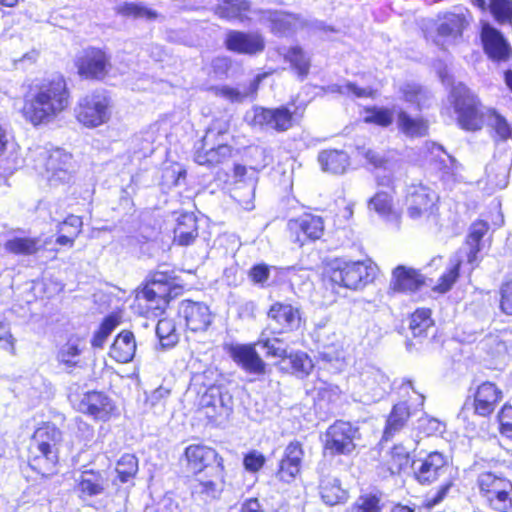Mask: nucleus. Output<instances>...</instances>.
<instances>
[{"instance_id":"29","label":"nucleus","mask_w":512,"mask_h":512,"mask_svg":"<svg viewBox=\"0 0 512 512\" xmlns=\"http://www.w3.org/2000/svg\"><path fill=\"white\" fill-rule=\"evenodd\" d=\"M173 240L180 246L192 244L198 237L197 218L192 212L181 213L176 219Z\"/></svg>"},{"instance_id":"50","label":"nucleus","mask_w":512,"mask_h":512,"mask_svg":"<svg viewBox=\"0 0 512 512\" xmlns=\"http://www.w3.org/2000/svg\"><path fill=\"white\" fill-rule=\"evenodd\" d=\"M285 59L288 60L294 69L297 70L301 77H305L309 72V59L299 47H293L285 54Z\"/></svg>"},{"instance_id":"37","label":"nucleus","mask_w":512,"mask_h":512,"mask_svg":"<svg viewBox=\"0 0 512 512\" xmlns=\"http://www.w3.org/2000/svg\"><path fill=\"white\" fill-rule=\"evenodd\" d=\"M171 297L165 286L156 287L149 282L137 294V300L145 301L148 309H163Z\"/></svg>"},{"instance_id":"52","label":"nucleus","mask_w":512,"mask_h":512,"mask_svg":"<svg viewBox=\"0 0 512 512\" xmlns=\"http://www.w3.org/2000/svg\"><path fill=\"white\" fill-rule=\"evenodd\" d=\"M118 324L119 322L114 316L106 317L92 338V346L95 348H102L107 338Z\"/></svg>"},{"instance_id":"54","label":"nucleus","mask_w":512,"mask_h":512,"mask_svg":"<svg viewBox=\"0 0 512 512\" xmlns=\"http://www.w3.org/2000/svg\"><path fill=\"white\" fill-rule=\"evenodd\" d=\"M489 8L497 22L505 24L511 21L512 3L509 0H491Z\"/></svg>"},{"instance_id":"13","label":"nucleus","mask_w":512,"mask_h":512,"mask_svg":"<svg viewBox=\"0 0 512 512\" xmlns=\"http://www.w3.org/2000/svg\"><path fill=\"white\" fill-rule=\"evenodd\" d=\"M251 123L277 132H285L293 126V113L285 106L269 109L255 107L252 110Z\"/></svg>"},{"instance_id":"63","label":"nucleus","mask_w":512,"mask_h":512,"mask_svg":"<svg viewBox=\"0 0 512 512\" xmlns=\"http://www.w3.org/2000/svg\"><path fill=\"white\" fill-rule=\"evenodd\" d=\"M392 114L387 109H373L367 112L365 122L375 123L380 126H388L392 123Z\"/></svg>"},{"instance_id":"1","label":"nucleus","mask_w":512,"mask_h":512,"mask_svg":"<svg viewBox=\"0 0 512 512\" xmlns=\"http://www.w3.org/2000/svg\"><path fill=\"white\" fill-rule=\"evenodd\" d=\"M70 105V92L62 76L44 80L26 97L23 115L33 125L53 121Z\"/></svg>"},{"instance_id":"11","label":"nucleus","mask_w":512,"mask_h":512,"mask_svg":"<svg viewBox=\"0 0 512 512\" xmlns=\"http://www.w3.org/2000/svg\"><path fill=\"white\" fill-rule=\"evenodd\" d=\"M454 474V468L448 458L437 451L429 453L415 468V477L423 485H430Z\"/></svg>"},{"instance_id":"24","label":"nucleus","mask_w":512,"mask_h":512,"mask_svg":"<svg viewBox=\"0 0 512 512\" xmlns=\"http://www.w3.org/2000/svg\"><path fill=\"white\" fill-rule=\"evenodd\" d=\"M303 456L304 452L300 442L289 443L279 463L277 478L286 483L292 482L301 470Z\"/></svg>"},{"instance_id":"46","label":"nucleus","mask_w":512,"mask_h":512,"mask_svg":"<svg viewBox=\"0 0 512 512\" xmlns=\"http://www.w3.org/2000/svg\"><path fill=\"white\" fill-rule=\"evenodd\" d=\"M82 348L79 341L69 340L58 352V361L68 368L78 365Z\"/></svg>"},{"instance_id":"30","label":"nucleus","mask_w":512,"mask_h":512,"mask_svg":"<svg viewBox=\"0 0 512 512\" xmlns=\"http://www.w3.org/2000/svg\"><path fill=\"white\" fill-rule=\"evenodd\" d=\"M268 317L276 322L281 331H289L297 328L301 319L298 308L280 302L274 303L270 307Z\"/></svg>"},{"instance_id":"43","label":"nucleus","mask_w":512,"mask_h":512,"mask_svg":"<svg viewBox=\"0 0 512 512\" xmlns=\"http://www.w3.org/2000/svg\"><path fill=\"white\" fill-rule=\"evenodd\" d=\"M432 325L431 311L422 308L412 314L409 327L414 337H422Z\"/></svg>"},{"instance_id":"21","label":"nucleus","mask_w":512,"mask_h":512,"mask_svg":"<svg viewBox=\"0 0 512 512\" xmlns=\"http://www.w3.org/2000/svg\"><path fill=\"white\" fill-rule=\"evenodd\" d=\"M200 405L209 418L227 417L233 410V398L229 392H222L219 387L212 386L202 395Z\"/></svg>"},{"instance_id":"25","label":"nucleus","mask_w":512,"mask_h":512,"mask_svg":"<svg viewBox=\"0 0 512 512\" xmlns=\"http://www.w3.org/2000/svg\"><path fill=\"white\" fill-rule=\"evenodd\" d=\"M262 19L269 22L272 33L280 36L293 34L306 25V21L299 15L283 11H266Z\"/></svg>"},{"instance_id":"35","label":"nucleus","mask_w":512,"mask_h":512,"mask_svg":"<svg viewBox=\"0 0 512 512\" xmlns=\"http://www.w3.org/2000/svg\"><path fill=\"white\" fill-rule=\"evenodd\" d=\"M218 4L214 8V13L225 20H239L243 22L244 13L250 8L248 0H216Z\"/></svg>"},{"instance_id":"20","label":"nucleus","mask_w":512,"mask_h":512,"mask_svg":"<svg viewBox=\"0 0 512 512\" xmlns=\"http://www.w3.org/2000/svg\"><path fill=\"white\" fill-rule=\"evenodd\" d=\"M179 314L185 319L187 328L192 332L205 331L212 323L209 307L201 302L182 301Z\"/></svg>"},{"instance_id":"34","label":"nucleus","mask_w":512,"mask_h":512,"mask_svg":"<svg viewBox=\"0 0 512 512\" xmlns=\"http://www.w3.org/2000/svg\"><path fill=\"white\" fill-rule=\"evenodd\" d=\"M319 489L322 500L329 506L340 504L348 497L347 491L341 487L340 480L336 477H323Z\"/></svg>"},{"instance_id":"12","label":"nucleus","mask_w":512,"mask_h":512,"mask_svg":"<svg viewBox=\"0 0 512 512\" xmlns=\"http://www.w3.org/2000/svg\"><path fill=\"white\" fill-rule=\"evenodd\" d=\"M111 57L99 48H89L76 60L78 74L86 79L102 80L108 74Z\"/></svg>"},{"instance_id":"62","label":"nucleus","mask_w":512,"mask_h":512,"mask_svg":"<svg viewBox=\"0 0 512 512\" xmlns=\"http://www.w3.org/2000/svg\"><path fill=\"white\" fill-rule=\"evenodd\" d=\"M266 458L264 455L256 450L246 454L243 459V465L249 472H258L265 464Z\"/></svg>"},{"instance_id":"32","label":"nucleus","mask_w":512,"mask_h":512,"mask_svg":"<svg viewBox=\"0 0 512 512\" xmlns=\"http://www.w3.org/2000/svg\"><path fill=\"white\" fill-rule=\"evenodd\" d=\"M423 284V277L414 269L398 266L393 271L391 286L395 291H414Z\"/></svg>"},{"instance_id":"41","label":"nucleus","mask_w":512,"mask_h":512,"mask_svg":"<svg viewBox=\"0 0 512 512\" xmlns=\"http://www.w3.org/2000/svg\"><path fill=\"white\" fill-rule=\"evenodd\" d=\"M425 147L431 154V160L436 158L440 159V163L443 164V177H446L447 180L450 177L456 179L461 165L452 156L446 154L442 146L436 143H426Z\"/></svg>"},{"instance_id":"64","label":"nucleus","mask_w":512,"mask_h":512,"mask_svg":"<svg viewBox=\"0 0 512 512\" xmlns=\"http://www.w3.org/2000/svg\"><path fill=\"white\" fill-rule=\"evenodd\" d=\"M498 420L500 432L508 438H512V406H503L498 415Z\"/></svg>"},{"instance_id":"38","label":"nucleus","mask_w":512,"mask_h":512,"mask_svg":"<svg viewBox=\"0 0 512 512\" xmlns=\"http://www.w3.org/2000/svg\"><path fill=\"white\" fill-rule=\"evenodd\" d=\"M488 228V223L482 220L475 221L470 226L466 239V246L469 249L467 252V261L472 266H474L477 262V254L481 249L480 243L483 236L487 233Z\"/></svg>"},{"instance_id":"59","label":"nucleus","mask_w":512,"mask_h":512,"mask_svg":"<svg viewBox=\"0 0 512 512\" xmlns=\"http://www.w3.org/2000/svg\"><path fill=\"white\" fill-rule=\"evenodd\" d=\"M380 499L376 495H363L352 507V512H380Z\"/></svg>"},{"instance_id":"27","label":"nucleus","mask_w":512,"mask_h":512,"mask_svg":"<svg viewBox=\"0 0 512 512\" xmlns=\"http://www.w3.org/2000/svg\"><path fill=\"white\" fill-rule=\"evenodd\" d=\"M108 485L106 474L102 471L85 470L77 478V489L83 500L102 495Z\"/></svg>"},{"instance_id":"49","label":"nucleus","mask_w":512,"mask_h":512,"mask_svg":"<svg viewBox=\"0 0 512 512\" xmlns=\"http://www.w3.org/2000/svg\"><path fill=\"white\" fill-rule=\"evenodd\" d=\"M117 12L123 16L134 18L155 19L157 13L142 3H124L119 6Z\"/></svg>"},{"instance_id":"39","label":"nucleus","mask_w":512,"mask_h":512,"mask_svg":"<svg viewBox=\"0 0 512 512\" xmlns=\"http://www.w3.org/2000/svg\"><path fill=\"white\" fill-rule=\"evenodd\" d=\"M369 208L373 209L387 221L398 224L400 214L394 209L392 196L388 192H377L375 196L370 199Z\"/></svg>"},{"instance_id":"9","label":"nucleus","mask_w":512,"mask_h":512,"mask_svg":"<svg viewBox=\"0 0 512 512\" xmlns=\"http://www.w3.org/2000/svg\"><path fill=\"white\" fill-rule=\"evenodd\" d=\"M37 168L44 170L51 183L66 182L70 179V154L56 148L41 149L38 153Z\"/></svg>"},{"instance_id":"42","label":"nucleus","mask_w":512,"mask_h":512,"mask_svg":"<svg viewBox=\"0 0 512 512\" xmlns=\"http://www.w3.org/2000/svg\"><path fill=\"white\" fill-rule=\"evenodd\" d=\"M398 126L404 134L410 137L424 136L428 130V125L424 120L411 118L404 111L398 115Z\"/></svg>"},{"instance_id":"53","label":"nucleus","mask_w":512,"mask_h":512,"mask_svg":"<svg viewBox=\"0 0 512 512\" xmlns=\"http://www.w3.org/2000/svg\"><path fill=\"white\" fill-rule=\"evenodd\" d=\"M82 218L73 214L68 215L63 221H58L56 225L57 233H65L73 238H77L82 232Z\"/></svg>"},{"instance_id":"31","label":"nucleus","mask_w":512,"mask_h":512,"mask_svg":"<svg viewBox=\"0 0 512 512\" xmlns=\"http://www.w3.org/2000/svg\"><path fill=\"white\" fill-rule=\"evenodd\" d=\"M136 352V342L132 332L122 331L110 347L109 355L119 363L130 362Z\"/></svg>"},{"instance_id":"33","label":"nucleus","mask_w":512,"mask_h":512,"mask_svg":"<svg viewBox=\"0 0 512 512\" xmlns=\"http://www.w3.org/2000/svg\"><path fill=\"white\" fill-rule=\"evenodd\" d=\"M247 173H248V170H247V168L245 166L240 165V164L235 165V167H234V177L236 178V181L238 183H241V182L246 183L247 190H248V199H242L241 192H240V187H236L234 189L233 197L237 201H239V203L245 209L249 210V209L253 208L252 199H253L254 193H255V185H256V182H257V177H256V171L254 169H252L251 174L246 179Z\"/></svg>"},{"instance_id":"48","label":"nucleus","mask_w":512,"mask_h":512,"mask_svg":"<svg viewBox=\"0 0 512 512\" xmlns=\"http://www.w3.org/2000/svg\"><path fill=\"white\" fill-rule=\"evenodd\" d=\"M156 334L164 346H172L178 341L176 325L172 319H160L156 326Z\"/></svg>"},{"instance_id":"61","label":"nucleus","mask_w":512,"mask_h":512,"mask_svg":"<svg viewBox=\"0 0 512 512\" xmlns=\"http://www.w3.org/2000/svg\"><path fill=\"white\" fill-rule=\"evenodd\" d=\"M215 94L232 103H240L248 96L247 91H241L238 88L230 87L227 85L216 87Z\"/></svg>"},{"instance_id":"16","label":"nucleus","mask_w":512,"mask_h":512,"mask_svg":"<svg viewBox=\"0 0 512 512\" xmlns=\"http://www.w3.org/2000/svg\"><path fill=\"white\" fill-rule=\"evenodd\" d=\"M288 228L294 236V241L303 245L307 240H317L324 232L322 217L313 214H304L288 222Z\"/></svg>"},{"instance_id":"47","label":"nucleus","mask_w":512,"mask_h":512,"mask_svg":"<svg viewBox=\"0 0 512 512\" xmlns=\"http://www.w3.org/2000/svg\"><path fill=\"white\" fill-rule=\"evenodd\" d=\"M409 462V450L402 445H396L390 452V458L387 465L391 474H398L404 468L408 467Z\"/></svg>"},{"instance_id":"14","label":"nucleus","mask_w":512,"mask_h":512,"mask_svg":"<svg viewBox=\"0 0 512 512\" xmlns=\"http://www.w3.org/2000/svg\"><path fill=\"white\" fill-rule=\"evenodd\" d=\"M359 393L364 402H376L382 399L390 388L388 377L375 367H367L360 373Z\"/></svg>"},{"instance_id":"45","label":"nucleus","mask_w":512,"mask_h":512,"mask_svg":"<svg viewBox=\"0 0 512 512\" xmlns=\"http://www.w3.org/2000/svg\"><path fill=\"white\" fill-rule=\"evenodd\" d=\"M116 473L122 483L133 479L138 472V459L132 454H124L116 464Z\"/></svg>"},{"instance_id":"3","label":"nucleus","mask_w":512,"mask_h":512,"mask_svg":"<svg viewBox=\"0 0 512 512\" xmlns=\"http://www.w3.org/2000/svg\"><path fill=\"white\" fill-rule=\"evenodd\" d=\"M503 399V392L495 383L485 381L479 384L473 392V401L467 398L464 402L458 419L467 424L468 430H475V423L471 417H487L494 412Z\"/></svg>"},{"instance_id":"23","label":"nucleus","mask_w":512,"mask_h":512,"mask_svg":"<svg viewBox=\"0 0 512 512\" xmlns=\"http://www.w3.org/2000/svg\"><path fill=\"white\" fill-rule=\"evenodd\" d=\"M49 243L48 238L44 239L41 236L14 235L5 241L4 249L15 256L31 257L44 251Z\"/></svg>"},{"instance_id":"2","label":"nucleus","mask_w":512,"mask_h":512,"mask_svg":"<svg viewBox=\"0 0 512 512\" xmlns=\"http://www.w3.org/2000/svg\"><path fill=\"white\" fill-rule=\"evenodd\" d=\"M376 272L377 267L371 260L335 259L329 265L328 275L333 283L356 290L372 282Z\"/></svg>"},{"instance_id":"7","label":"nucleus","mask_w":512,"mask_h":512,"mask_svg":"<svg viewBox=\"0 0 512 512\" xmlns=\"http://www.w3.org/2000/svg\"><path fill=\"white\" fill-rule=\"evenodd\" d=\"M478 485L492 508L512 512V484L509 480L484 472L478 477Z\"/></svg>"},{"instance_id":"57","label":"nucleus","mask_w":512,"mask_h":512,"mask_svg":"<svg viewBox=\"0 0 512 512\" xmlns=\"http://www.w3.org/2000/svg\"><path fill=\"white\" fill-rule=\"evenodd\" d=\"M270 272V266L265 263H260L250 268L248 276L253 284L263 288L269 286L268 280L270 278Z\"/></svg>"},{"instance_id":"18","label":"nucleus","mask_w":512,"mask_h":512,"mask_svg":"<svg viewBox=\"0 0 512 512\" xmlns=\"http://www.w3.org/2000/svg\"><path fill=\"white\" fill-rule=\"evenodd\" d=\"M225 45L230 51L239 54L255 55L264 50L265 41L259 33L230 30L226 34Z\"/></svg>"},{"instance_id":"6","label":"nucleus","mask_w":512,"mask_h":512,"mask_svg":"<svg viewBox=\"0 0 512 512\" xmlns=\"http://www.w3.org/2000/svg\"><path fill=\"white\" fill-rule=\"evenodd\" d=\"M450 101L458 115V123L463 129L470 131L481 129L483 114L478 109V101L464 84L453 85Z\"/></svg>"},{"instance_id":"8","label":"nucleus","mask_w":512,"mask_h":512,"mask_svg":"<svg viewBox=\"0 0 512 512\" xmlns=\"http://www.w3.org/2000/svg\"><path fill=\"white\" fill-rule=\"evenodd\" d=\"M358 438L357 427L349 422L338 420L329 426L324 434V451L331 456L350 455L356 448L355 440Z\"/></svg>"},{"instance_id":"19","label":"nucleus","mask_w":512,"mask_h":512,"mask_svg":"<svg viewBox=\"0 0 512 512\" xmlns=\"http://www.w3.org/2000/svg\"><path fill=\"white\" fill-rule=\"evenodd\" d=\"M79 410L96 420L107 421L112 416L115 405L106 394L91 391L83 395L79 402Z\"/></svg>"},{"instance_id":"60","label":"nucleus","mask_w":512,"mask_h":512,"mask_svg":"<svg viewBox=\"0 0 512 512\" xmlns=\"http://www.w3.org/2000/svg\"><path fill=\"white\" fill-rule=\"evenodd\" d=\"M454 480H455L454 474L441 479L440 480L441 484H440L439 488L434 493H431L429 495L428 505L436 506L440 502H442L445 499V497L447 496L451 487L453 486Z\"/></svg>"},{"instance_id":"40","label":"nucleus","mask_w":512,"mask_h":512,"mask_svg":"<svg viewBox=\"0 0 512 512\" xmlns=\"http://www.w3.org/2000/svg\"><path fill=\"white\" fill-rule=\"evenodd\" d=\"M412 415L407 402L394 405L386 422L383 438L389 440L396 432L401 430L408 418Z\"/></svg>"},{"instance_id":"22","label":"nucleus","mask_w":512,"mask_h":512,"mask_svg":"<svg viewBox=\"0 0 512 512\" xmlns=\"http://www.w3.org/2000/svg\"><path fill=\"white\" fill-rule=\"evenodd\" d=\"M469 24L464 13H448L437 26L434 39L436 45L445 47L462 35L464 28Z\"/></svg>"},{"instance_id":"15","label":"nucleus","mask_w":512,"mask_h":512,"mask_svg":"<svg viewBox=\"0 0 512 512\" xmlns=\"http://www.w3.org/2000/svg\"><path fill=\"white\" fill-rule=\"evenodd\" d=\"M184 455L188 468L194 473L202 472L213 463H216L215 469L220 475L223 472V459L213 448L202 444H192L186 447Z\"/></svg>"},{"instance_id":"5","label":"nucleus","mask_w":512,"mask_h":512,"mask_svg":"<svg viewBox=\"0 0 512 512\" xmlns=\"http://www.w3.org/2000/svg\"><path fill=\"white\" fill-rule=\"evenodd\" d=\"M79 123L87 128H96L107 123L111 117V99L105 91H93L81 97L75 107Z\"/></svg>"},{"instance_id":"26","label":"nucleus","mask_w":512,"mask_h":512,"mask_svg":"<svg viewBox=\"0 0 512 512\" xmlns=\"http://www.w3.org/2000/svg\"><path fill=\"white\" fill-rule=\"evenodd\" d=\"M228 353L244 370L253 374L265 372V363L255 350V344H232L228 347Z\"/></svg>"},{"instance_id":"10","label":"nucleus","mask_w":512,"mask_h":512,"mask_svg":"<svg viewBox=\"0 0 512 512\" xmlns=\"http://www.w3.org/2000/svg\"><path fill=\"white\" fill-rule=\"evenodd\" d=\"M438 198L432 188L422 183L409 185L406 192L408 216L415 220L433 214Z\"/></svg>"},{"instance_id":"55","label":"nucleus","mask_w":512,"mask_h":512,"mask_svg":"<svg viewBox=\"0 0 512 512\" xmlns=\"http://www.w3.org/2000/svg\"><path fill=\"white\" fill-rule=\"evenodd\" d=\"M255 345L261 346L263 349H265L267 356L277 358L287 357L286 347L284 346L283 342L278 338H264V335L262 334Z\"/></svg>"},{"instance_id":"58","label":"nucleus","mask_w":512,"mask_h":512,"mask_svg":"<svg viewBox=\"0 0 512 512\" xmlns=\"http://www.w3.org/2000/svg\"><path fill=\"white\" fill-rule=\"evenodd\" d=\"M488 124L495 130L497 135L505 140L510 137L511 129L507 121L495 111H488Z\"/></svg>"},{"instance_id":"56","label":"nucleus","mask_w":512,"mask_h":512,"mask_svg":"<svg viewBox=\"0 0 512 512\" xmlns=\"http://www.w3.org/2000/svg\"><path fill=\"white\" fill-rule=\"evenodd\" d=\"M500 307L505 314L512 315V270L507 273L501 286Z\"/></svg>"},{"instance_id":"51","label":"nucleus","mask_w":512,"mask_h":512,"mask_svg":"<svg viewBox=\"0 0 512 512\" xmlns=\"http://www.w3.org/2000/svg\"><path fill=\"white\" fill-rule=\"evenodd\" d=\"M293 373L298 376H306L313 368V362L304 352H296L287 356Z\"/></svg>"},{"instance_id":"17","label":"nucleus","mask_w":512,"mask_h":512,"mask_svg":"<svg viewBox=\"0 0 512 512\" xmlns=\"http://www.w3.org/2000/svg\"><path fill=\"white\" fill-rule=\"evenodd\" d=\"M60 439L61 432L54 425L38 428L33 435V445L39 452L37 458L42 457L48 464L55 465L58 459L55 446Z\"/></svg>"},{"instance_id":"36","label":"nucleus","mask_w":512,"mask_h":512,"mask_svg":"<svg viewBox=\"0 0 512 512\" xmlns=\"http://www.w3.org/2000/svg\"><path fill=\"white\" fill-rule=\"evenodd\" d=\"M318 161L324 171L333 174L344 173L350 165L348 154L339 150L322 151L318 156Z\"/></svg>"},{"instance_id":"44","label":"nucleus","mask_w":512,"mask_h":512,"mask_svg":"<svg viewBox=\"0 0 512 512\" xmlns=\"http://www.w3.org/2000/svg\"><path fill=\"white\" fill-rule=\"evenodd\" d=\"M461 265V257L459 255L454 256L450 259L449 266L447 267V271L442 274L439 279V283L435 286V290L440 293H445L449 291L453 284L456 282L459 277V268Z\"/></svg>"},{"instance_id":"4","label":"nucleus","mask_w":512,"mask_h":512,"mask_svg":"<svg viewBox=\"0 0 512 512\" xmlns=\"http://www.w3.org/2000/svg\"><path fill=\"white\" fill-rule=\"evenodd\" d=\"M228 130L227 122H213L202 139L201 149L195 153L194 160L197 164L215 166L231 157L232 147L224 142Z\"/></svg>"},{"instance_id":"28","label":"nucleus","mask_w":512,"mask_h":512,"mask_svg":"<svg viewBox=\"0 0 512 512\" xmlns=\"http://www.w3.org/2000/svg\"><path fill=\"white\" fill-rule=\"evenodd\" d=\"M484 50L493 60H505L510 52V46L503 35L489 23H484L481 31Z\"/></svg>"}]
</instances>
